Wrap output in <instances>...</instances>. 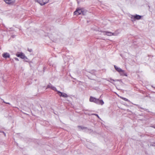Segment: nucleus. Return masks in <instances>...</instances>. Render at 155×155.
<instances>
[{
    "label": "nucleus",
    "instance_id": "obj_1",
    "mask_svg": "<svg viewBox=\"0 0 155 155\" xmlns=\"http://www.w3.org/2000/svg\"><path fill=\"white\" fill-rule=\"evenodd\" d=\"M84 11L81 8H78L74 12V15H78L80 14H83L84 15Z\"/></svg>",
    "mask_w": 155,
    "mask_h": 155
},
{
    "label": "nucleus",
    "instance_id": "obj_2",
    "mask_svg": "<svg viewBox=\"0 0 155 155\" xmlns=\"http://www.w3.org/2000/svg\"><path fill=\"white\" fill-rule=\"evenodd\" d=\"M114 67L116 70L121 75H125L124 74V71L122 70L121 69L117 66L116 65L114 66Z\"/></svg>",
    "mask_w": 155,
    "mask_h": 155
},
{
    "label": "nucleus",
    "instance_id": "obj_3",
    "mask_svg": "<svg viewBox=\"0 0 155 155\" xmlns=\"http://www.w3.org/2000/svg\"><path fill=\"white\" fill-rule=\"evenodd\" d=\"M141 16L136 15H132L131 17V20L132 21H134L136 20H139L141 18Z\"/></svg>",
    "mask_w": 155,
    "mask_h": 155
},
{
    "label": "nucleus",
    "instance_id": "obj_4",
    "mask_svg": "<svg viewBox=\"0 0 155 155\" xmlns=\"http://www.w3.org/2000/svg\"><path fill=\"white\" fill-rule=\"evenodd\" d=\"M35 2L39 3L41 5H43L48 3L49 0H35Z\"/></svg>",
    "mask_w": 155,
    "mask_h": 155
},
{
    "label": "nucleus",
    "instance_id": "obj_5",
    "mask_svg": "<svg viewBox=\"0 0 155 155\" xmlns=\"http://www.w3.org/2000/svg\"><path fill=\"white\" fill-rule=\"evenodd\" d=\"M57 94H58L59 95L60 97H63L64 98H66L68 97V95L65 93H63L59 91H57Z\"/></svg>",
    "mask_w": 155,
    "mask_h": 155
},
{
    "label": "nucleus",
    "instance_id": "obj_6",
    "mask_svg": "<svg viewBox=\"0 0 155 155\" xmlns=\"http://www.w3.org/2000/svg\"><path fill=\"white\" fill-rule=\"evenodd\" d=\"M98 99H97L95 97L91 96L89 99V101L91 102H94L96 104L97 103Z\"/></svg>",
    "mask_w": 155,
    "mask_h": 155
},
{
    "label": "nucleus",
    "instance_id": "obj_7",
    "mask_svg": "<svg viewBox=\"0 0 155 155\" xmlns=\"http://www.w3.org/2000/svg\"><path fill=\"white\" fill-rule=\"evenodd\" d=\"M5 2L8 4H13L15 2V0H3Z\"/></svg>",
    "mask_w": 155,
    "mask_h": 155
},
{
    "label": "nucleus",
    "instance_id": "obj_8",
    "mask_svg": "<svg viewBox=\"0 0 155 155\" xmlns=\"http://www.w3.org/2000/svg\"><path fill=\"white\" fill-rule=\"evenodd\" d=\"M48 88H50L51 89L54 91H57L56 88L55 87H54L52 86V85L51 84H48V85L46 89Z\"/></svg>",
    "mask_w": 155,
    "mask_h": 155
},
{
    "label": "nucleus",
    "instance_id": "obj_9",
    "mask_svg": "<svg viewBox=\"0 0 155 155\" xmlns=\"http://www.w3.org/2000/svg\"><path fill=\"white\" fill-rule=\"evenodd\" d=\"M16 55L18 57H20L23 59H25V58H26L24 54L21 53H20L19 54H16Z\"/></svg>",
    "mask_w": 155,
    "mask_h": 155
},
{
    "label": "nucleus",
    "instance_id": "obj_10",
    "mask_svg": "<svg viewBox=\"0 0 155 155\" xmlns=\"http://www.w3.org/2000/svg\"><path fill=\"white\" fill-rule=\"evenodd\" d=\"M103 32L105 33V34H104V35H107L108 36H111L112 35H115L114 34V33L110 32L104 31Z\"/></svg>",
    "mask_w": 155,
    "mask_h": 155
},
{
    "label": "nucleus",
    "instance_id": "obj_11",
    "mask_svg": "<svg viewBox=\"0 0 155 155\" xmlns=\"http://www.w3.org/2000/svg\"><path fill=\"white\" fill-rule=\"evenodd\" d=\"M2 57L5 58H9L10 57L9 54L7 53H4L2 55Z\"/></svg>",
    "mask_w": 155,
    "mask_h": 155
},
{
    "label": "nucleus",
    "instance_id": "obj_12",
    "mask_svg": "<svg viewBox=\"0 0 155 155\" xmlns=\"http://www.w3.org/2000/svg\"><path fill=\"white\" fill-rule=\"evenodd\" d=\"M97 104L102 105L104 104V102L102 100H99V99H98L97 101Z\"/></svg>",
    "mask_w": 155,
    "mask_h": 155
},
{
    "label": "nucleus",
    "instance_id": "obj_13",
    "mask_svg": "<svg viewBox=\"0 0 155 155\" xmlns=\"http://www.w3.org/2000/svg\"><path fill=\"white\" fill-rule=\"evenodd\" d=\"M120 97L121 99L123 100H124V101H128V100L127 99V98H124V97Z\"/></svg>",
    "mask_w": 155,
    "mask_h": 155
},
{
    "label": "nucleus",
    "instance_id": "obj_14",
    "mask_svg": "<svg viewBox=\"0 0 155 155\" xmlns=\"http://www.w3.org/2000/svg\"><path fill=\"white\" fill-rule=\"evenodd\" d=\"M110 81H110V82H111V81H114V79H111V78L110 79Z\"/></svg>",
    "mask_w": 155,
    "mask_h": 155
},
{
    "label": "nucleus",
    "instance_id": "obj_15",
    "mask_svg": "<svg viewBox=\"0 0 155 155\" xmlns=\"http://www.w3.org/2000/svg\"><path fill=\"white\" fill-rule=\"evenodd\" d=\"M94 115H95L98 118H99V116H98V115L97 114H93Z\"/></svg>",
    "mask_w": 155,
    "mask_h": 155
},
{
    "label": "nucleus",
    "instance_id": "obj_16",
    "mask_svg": "<svg viewBox=\"0 0 155 155\" xmlns=\"http://www.w3.org/2000/svg\"><path fill=\"white\" fill-rule=\"evenodd\" d=\"M78 127L79 128H80L81 129H83V128L81 126H78ZM83 128H84V127H83Z\"/></svg>",
    "mask_w": 155,
    "mask_h": 155
},
{
    "label": "nucleus",
    "instance_id": "obj_17",
    "mask_svg": "<svg viewBox=\"0 0 155 155\" xmlns=\"http://www.w3.org/2000/svg\"><path fill=\"white\" fill-rule=\"evenodd\" d=\"M3 102H4V103H6V104H10L9 103H8V102H5L4 101H3Z\"/></svg>",
    "mask_w": 155,
    "mask_h": 155
},
{
    "label": "nucleus",
    "instance_id": "obj_18",
    "mask_svg": "<svg viewBox=\"0 0 155 155\" xmlns=\"http://www.w3.org/2000/svg\"><path fill=\"white\" fill-rule=\"evenodd\" d=\"M15 59L16 60L18 61V59L17 58H15Z\"/></svg>",
    "mask_w": 155,
    "mask_h": 155
}]
</instances>
